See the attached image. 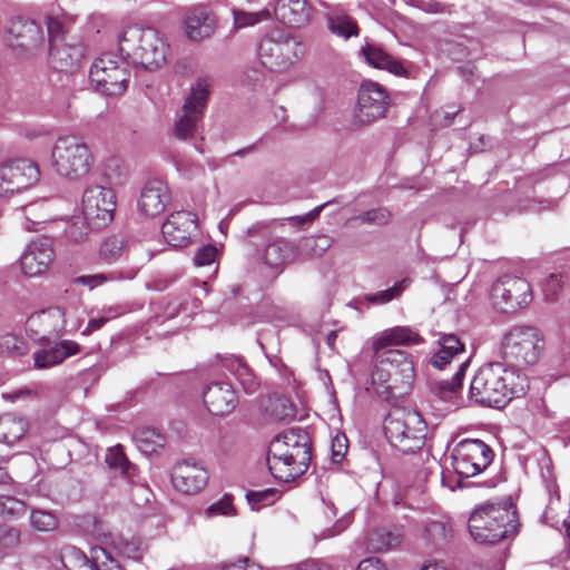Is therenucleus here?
<instances>
[{
  "instance_id": "f3484780",
  "label": "nucleus",
  "mask_w": 570,
  "mask_h": 570,
  "mask_svg": "<svg viewBox=\"0 0 570 570\" xmlns=\"http://www.w3.org/2000/svg\"><path fill=\"white\" fill-rule=\"evenodd\" d=\"M40 176L38 166L27 159H14L0 165V199L28 188Z\"/></svg>"
},
{
  "instance_id": "69168bd1",
  "label": "nucleus",
  "mask_w": 570,
  "mask_h": 570,
  "mask_svg": "<svg viewBox=\"0 0 570 570\" xmlns=\"http://www.w3.org/2000/svg\"><path fill=\"white\" fill-rule=\"evenodd\" d=\"M323 207H324V205H321V206L314 208L313 210H311L309 213H307L304 216H295V217H292L289 219L292 222H295L297 225H302L304 223H311V222H313L320 215V213H321Z\"/></svg>"
},
{
  "instance_id": "7ed1b4c3",
  "label": "nucleus",
  "mask_w": 570,
  "mask_h": 570,
  "mask_svg": "<svg viewBox=\"0 0 570 570\" xmlns=\"http://www.w3.org/2000/svg\"><path fill=\"white\" fill-rule=\"evenodd\" d=\"M118 45L124 56L149 70L165 63L169 48L157 30L138 24L124 28L118 37Z\"/></svg>"
},
{
  "instance_id": "f8f14e48",
  "label": "nucleus",
  "mask_w": 570,
  "mask_h": 570,
  "mask_svg": "<svg viewBox=\"0 0 570 570\" xmlns=\"http://www.w3.org/2000/svg\"><path fill=\"white\" fill-rule=\"evenodd\" d=\"M452 466L461 478L482 473L493 460L491 448L479 439H464L451 452Z\"/></svg>"
},
{
  "instance_id": "1a4fd4ad",
  "label": "nucleus",
  "mask_w": 570,
  "mask_h": 570,
  "mask_svg": "<svg viewBox=\"0 0 570 570\" xmlns=\"http://www.w3.org/2000/svg\"><path fill=\"white\" fill-rule=\"evenodd\" d=\"M541 348L542 338L534 327L515 326L503 335L500 352L513 365H529L538 361Z\"/></svg>"
},
{
  "instance_id": "680f3d73",
  "label": "nucleus",
  "mask_w": 570,
  "mask_h": 570,
  "mask_svg": "<svg viewBox=\"0 0 570 570\" xmlns=\"http://www.w3.org/2000/svg\"><path fill=\"white\" fill-rule=\"evenodd\" d=\"M345 441V438H340V436H336L334 440H333V444H332V460L333 462H340L344 455H345V452H346V444L344 443Z\"/></svg>"
},
{
  "instance_id": "a18cd8bd",
  "label": "nucleus",
  "mask_w": 570,
  "mask_h": 570,
  "mask_svg": "<svg viewBox=\"0 0 570 570\" xmlns=\"http://www.w3.org/2000/svg\"><path fill=\"white\" fill-rule=\"evenodd\" d=\"M27 505L23 501L9 495H0V517L4 520H16L24 515Z\"/></svg>"
},
{
  "instance_id": "79ce46f5",
  "label": "nucleus",
  "mask_w": 570,
  "mask_h": 570,
  "mask_svg": "<svg viewBox=\"0 0 570 570\" xmlns=\"http://www.w3.org/2000/svg\"><path fill=\"white\" fill-rule=\"evenodd\" d=\"M30 524L40 532H50L58 528L59 519L53 511L40 508L30 510Z\"/></svg>"
},
{
  "instance_id": "c03bdc74",
  "label": "nucleus",
  "mask_w": 570,
  "mask_h": 570,
  "mask_svg": "<svg viewBox=\"0 0 570 570\" xmlns=\"http://www.w3.org/2000/svg\"><path fill=\"white\" fill-rule=\"evenodd\" d=\"M135 440L139 449L145 453L155 452L158 448H163L165 439L161 434L153 429H144L135 434Z\"/></svg>"
},
{
  "instance_id": "338daca9",
  "label": "nucleus",
  "mask_w": 570,
  "mask_h": 570,
  "mask_svg": "<svg viewBox=\"0 0 570 570\" xmlns=\"http://www.w3.org/2000/svg\"><path fill=\"white\" fill-rule=\"evenodd\" d=\"M100 551L106 558V561L101 562V569L99 570H121L119 563L116 560H114L105 549H100Z\"/></svg>"
},
{
  "instance_id": "09e8293b",
  "label": "nucleus",
  "mask_w": 570,
  "mask_h": 570,
  "mask_svg": "<svg viewBox=\"0 0 570 570\" xmlns=\"http://www.w3.org/2000/svg\"><path fill=\"white\" fill-rule=\"evenodd\" d=\"M279 492L275 489H264L258 491H248L246 499L252 509L258 510L261 507L273 504L279 499Z\"/></svg>"
},
{
  "instance_id": "58836bf2",
  "label": "nucleus",
  "mask_w": 570,
  "mask_h": 570,
  "mask_svg": "<svg viewBox=\"0 0 570 570\" xmlns=\"http://www.w3.org/2000/svg\"><path fill=\"white\" fill-rule=\"evenodd\" d=\"M138 269L130 268L122 272H111L109 274H95V275H88V276H80L77 278V283L88 286L89 288H95L97 286H100L107 282H115V281H124V279H132L137 275Z\"/></svg>"
},
{
  "instance_id": "39448f33",
  "label": "nucleus",
  "mask_w": 570,
  "mask_h": 570,
  "mask_svg": "<svg viewBox=\"0 0 570 570\" xmlns=\"http://www.w3.org/2000/svg\"><path fill=\"white\" fill-rule=\"evenodd\" d=\"M515 528V511L507 502L482 504L469 519L470 534L479 543H497L514 532Z\"/></svg>"
},
{
  "instance_id": "603ef678",
  "label": "nucleus",
  "mask_w": 570,
  "mask_h": 570,
  "mask_svg": "<svg viewBox=\"0 0 570 570\" xmlns=\"http://www.w3.org/2000/svg\"><path fill=\"white\" fill-rule=\"evenodd\" d=\"M409 285H410V279L404 278V279L400 281L399 283H396L394 286H392L385 291H381L377 294L368 296V301H371L373 303H377V304L389 303L390 301L401 296L403 291Z\"/></svg>"
},
{
  "instance_id": "3c124183",
  "label": "nucleus",
  "mask_w": 570,
  "mask_h": 570,
  "mask_svg": "<svg viewBox=\"0 0 570 570\" xmlns=\"http://www.w3.org/2000/svg\"><path fill=\"white\" fill-rule=\"evenodd\" d=\"M119 313L114 307L104 308L98 316H91L85 330L81 332L82 335L88 336L94 332L100 330L108 321L117 317Z\"/></svg>"
},
{
  "instance_id": "6e6d98bb",
  "label": "nucleus",
  "mask_w": 570,
  "mask_h": 570,
  "mask_svg": "<svg viewBox=\"0 0 570 570\" xmlns=\"http://www.w3.org/2000/svg\"><path fill=\"white\" fill-rule=\"evenodd\" d=\"M217 257V248L210 244L199 247L194 256V264L198 267L210 265Z\"/></svg>"
},
{
  "instance_id": "423d86ee",
  "label": "nucleus",
  "mask_w": 570,
  "mask_h": 570,
  "mask_svg": "<svg viewBox=\"0 0 570 570\" xmlns=\"http://www.w3.org/2000/svg\"><path fill=\"white\" fill-rule=\"evenodd\" d=\"M374 353L376 365L372 373L373 383L385 386L391 392L406 393L415 377L414 364L410 355L393 348Z\"/></svg>"
},
{
  "instance_id": "7c9ffc66",
  "label": "nucleus",
  "mask_w": 570,
  "mask_h": 570,
  "mask_svg": "<svg viewBox=\"0 0 570 570\" xmlns=\"http://www.w3.org/2000/svg\"><path fill=\"white\" fill-rule=\"evenodd\" d=\"M49 53L52 67L65 72L73 70L82 56L79 47L59 43V41L50 43Z\"/></svg>"
},
{
  "instance_id": "5701e85b",
  "label": "nucleus",
  "mask_w": 570,
  "mask_h": 570,
  "mask_svg": "<svg viewBox=\"0 0 570 570\" xmlns=\"http://www.w3.org/2000/svg\"><path fill=\"white\" fill-rule=\"evenodd\" d=\"M215 28V16L204 6L193 7L185 14L184 32L191 41H199L210 37Z\"/></svg>"
},
{
  "instance_id": "49530a36",
  "label": "nucleus",
  "mask_w": 570,
  "mask_h": 570,
  "mask_svg": "<svg viewBox=\"0 0 570 570\" xmlns=\"http://www.w3.org/2000/svg\"><path fill=\"white\" fill-rule=\"evenodd\" d=\"M87 556L75 546H66L61 550V562L67 570L87 568Z\"/></svg>"
},
{
  "instance_id": "473e14b6",
  "label": "nucleus",
  "mask_w": 570,
  "mask_h": 570,
  "mask_svg": "<svg viewBox=\"0 0 570 570\" xmlns=\"http://www.w3.org/2000/svg\"><path fill=\"white\" fill-rule=\"evenodd\" d=\"M468 367V361L462 362L458 372L451 380L436 383V394L440 399L451 403L454 406L460 404V392L462 390V380Z\"/></svg>"
},
{
  "instance_id": "0eeeda50",
  "label": "nucleus",
  "mask_w": 570,
  "mask_h": 570,
  "mask_svg": "<svg viewBox=\"0 0 570 570\" xmlns=\"http://www.w3.org/2000/svg\"><path fill=\"white\" fill-rule=\"evenodd\" d=\"M384 434L397 451L413 453L424 444L426 424L415 411L395 410L384 421Z\"/></svg>"
},
{
  "instance_id": "4c0bfd02",
  "label": "nucleus",
  "mask_w": 570,
  "mask_h": 570,
  "mask_svg": "<svg viewBox=\"0 0 570 570\" xmlns=\"http://www.w3.org/2000/svg\"><path fill=\"white\" fill-rule=\"evenodd\" d=\"M224 366L232 372L245 392L253 393L256 391L257 383L255 376L240 357L233 356L227 358Z\"/></svg>"
},
{
  "instance_id": "c756f323",
  "label": "nucleus",
  "mask_w": 570,
  "mask_h": 570,
  "mask_svg": "<svg viewBox=\"0 0 570 570\" xmlns=\"http://www.w3.org/2000/svg\"><path fill=\"white\" fill-rule=\"evenodd\" d=\"M421 336L409 327L396 326L382 332L373 342V351L389 350L393 345L419 344Z\"/></svg>"
},
{
  "instance_id": "ddd939ff",
  "label": "nucleus",
  "mask_w": 570,
  "mask_h": 570,
  "mask_svg": "<svg viewBox=\"0 0 570 570\" xmlns=\"http://www.w3.org/2000/svg\"><path fill=\"white\" fill-rule=\"evenodd\" d=\"M89 77L95 88L108 96L125 92L129 80L126 63L114 53L99 57L91 66Z\"/></svg>"
},
{
  "instance_id": "20e7f679",
  "label": "nucleus",
  "mask_w": 570,
  "mask_h": 570,
  "mask_svg": "<svg viewBox=\"0 0 570 570\" xmlns=\"http://www.w3.org/2000/svg\"><path fill=\"white\" fill-rule=\"evenodd\" d=\"M55 173L70 181L85 179L95 165L91 146L81 137L65 135L57 138L50 155Z\"/></svg>"
},
{
  "instance_id": "37998d69",
  "label": "nucleus",
  "mask_w": 570,
  "mask_h": 570,
  "mask_svg": "<svg viewBox=\"0 0 570 570\" xmlns=\"http://www.w3.org/2000/svg\"><path fill=\"white\" fill-rule=\"evenodd\" d=\"M126 250V242L116 235L107 237L99 247V257L106 263L119 259Z\"/></svg>"
},
{
  "instance_id": "6e6552de",
  "label": "nucleus",
  "mask_w": 570,
  "mask_h": 570,
  "mask_svg": "<svg viewBox=\"0 0 570 570\" xmlns=\"http://www.w3.org/2000/svg\"><path fill=\"white\" fill-rule=\"evenodd\" d=\"M303 56L302 43L292 35L273 31L259 43L262 63L272 71H284Z\"/></svg>"
},
{
  "instance_id": "a19ab883",
  "label": "nucleus",
  "mask_w": 570,
  "mask_h": 570,
  "mask_svg": "<svg viewBox=\"0 0 570 570\" xmlns=\"http://www.w3.org/2000/svg\"><path fill=\"white\" fill-rule=\"evenodd\" d=\"M424 537L434 546H443L452 537L451 527L440 520H429L424 524Z\"/></svg>"
},
{
  "instance_id": "bf43d9fd",
  "label": "nucleus",
  "mask_w": 570,
  "mask_h": 570,
  "mask_svg": "<svg viewBox=\"0 0 570 570\" xmlns=\"http://www.w3.org/2000/svg\"><path fill=\"white\" fill-rule=\"evenodd\" d=\"M286 570H333L331 566L318 559H307L295 566L288 567Z\"/></svg>"
},
{
  "instance_id": "a211bd4d",
  "label": "nucleus",
  "mask_w": 570,
  "mask_h": 570,
  "mask_svg": "<svg viewBox=\"0 0 570 570\" xmlns=\"http://www.w3.org/2000/svg\"><path fill=\"white\" fill-rule=\"evenodd\" d=\"M69 313L70 311L66 307L52 306L32 314L27 325L30 331L41 333L42 337L52 333L76 332L80 328L81 321L71 317Z\"/></svg>"
},
{
  "instance_id": "bb28decb",
  "label": "nucleus",
  "mask_w": 570,
  "mask_h": 570,
  "mask_svg": "<svg viewBox=\"0 0 570 570\" xmlns=\"http://www.w3.org/2000/svg\"><path fill=\"white\" fill-rule=\"evenodd\" d=\"M275 13L283 23L298 28L308 22L311 8L306 0H279L275 7Z\"/></svg>"
},
{
  "instance_id": "13d9d810",
  "label": "nucleus",
  "mask_w": 570,
  "mask_h": 570,
  "mask_svg": "<svg viewBox=\"0 0 570 570\" xmlns=\"http://www.w3.org/2000/svg\"><path fill=\"white\" fill-rule=\"evenodd\" d=\"M46 24H47L49 45L59 41V37L63 32L62 21L59 18L50 14L46 18Z\"/></svg>"
},
{
  "instance_id": "2eb2a0df",
  "label": "nucleus",
  "mask_w": 570,
  "mask_h": 570,
  "mask_svg": "<svg viewBox=\"0 0 570 570\" xmlns=\"http://www.w3.org/2000/svg\"><path fill=\"white\" fill-rule=\"evenodd\" d=\"M389 96L383 86L374 81H364L357 94L353 120L357 126H366L385 116Z\"/></svg>"
},
{
  "instance_id": "0e129e2a",
  "label": "nucleus",
  "mask_w": 570,
  "mask_h": 570,
  "mask_svg": "<svg viewBox=\"0 0 570 570\" xmlns=\"http://www.w3.org/2000/svg\"><path fill=\"white\" fill-rule=\"evenodd\" d=\"M224 570H262V567L254 561H250L248 558H245L226 566Z\"/></svg>"
},
{
  "instance_id": "cd10ccee",
  "label": "nucleus",
  "mask_w": 570,
  "mask_h": 570,
  "mask_svg": "<svg viewBox=\"0 0 570 570\" xmlns=\"http://www.w3.org/2000/svg\"><path fill=\"white\" fill-rule=\"evenodd\" d=\"M361 55L374 68L387 70L395 76H403L405 73V68L402 63L375 43L366 42L361 48Z\"/></svg>"
},
{
  "instance_id": "a878e982",
  "label": "nucleus",
  "mask_w": 570,
  "mask_h": 570,
  "mask_svg": "<svg viewBox=\"0 0 570 570\" xmlns=\"http://www.w3.org/2000/svg\"><path fill=\"white\" fill-rule=\"evenodd\" d=\"M80 352V345L70 340L60 341L52 346L35 353V365L38 368H48L62 363L66 358Z\"/></svg>"
},
{
  "instance_id": "9d476101",
  "label": "nucleus",
  "mask_w": 570,
  "mask_h": 570,
  "mask_svg": "<svg viewBox=\"0 0 570 570\" xmlns=\"http://www.w3.org/2000/svg\"><path fill=\"white\" fill-rule=\"evenodd\" d=\"M3 41L16 57L30 59L43 50L46 38L39 23L18 17L6 27Z\"/></svg>"
},
{
  "instance_id": "412c9836",
  "label": "nucleus",
  "mask_w": 570,
  "mask_h": 570,
  "mask_svg": "<svg viewBox=\"0 0 570 570\" xmlns=\"http://www.w3.org/2000/svg\"><path fill=\"white\" fill-rule=\"evenodd\" d=\"M171 481L179 492L196 494L207 484L208 472L199 462L184 460L174 466Z\"/></svg>"
},
{
  "instance_id": "052dcab7",
  "label": "nucleus",
  "mask_w": 570,
  "mask_h": 570,
  "mask_svg": "<svg viewBox=\"0 0 570 570\" xmlns=\"http://www.w3.org/2000/svg\"><path fill=\"white\" fill-rule=\"evenodd\" d=\"M20 539V532L11 527L0 528V543L4 547H13L18 544Z\"/></svg>"
},
{
  "instance_id": "864d4df0",
  "label": "nucleus",
  "mask_w": 570,
  "mask_h": 570,
  "mask_svg": "<svg viewBox=\"0 0 570 570\" xmlns=\"http://www.w3.org/2000/svg\"><path fill=\"white\" fill-rule=\"evenodd\" d=\"M271 416L275 421H288L295 417V410L287 399H276L271 403Z\"/></svg>"
},
{
  "instance_id": "2f4dec72",
  "label": "nucleus",
  "mask_w": 570,
  "mask_h": 570,
  "mask_svg": "<svg viewBox=\"0 0 570 570\" xmlns=\"http://www.w3.org/2000/svg\"><path fill=\"white\" fill-rule=\"evenodd\" d=\"M325 18L327 28L333 35L346 40L358 36L356 21L340 8H331Z\"/></svg>"
},
{
  "instance_id": "f257e3e1",
  "label": "nucleus",
  "mask_w": 570,
  "mask_h": 570,
  "mask_svg": "<svg viewBox=\"0 0 570 570\" xmlns=\"http://www.w3.org/2000/svg\"><path fill=\"white\" fill-rule=\"evenodd\" d=\"M525 379L513 367L494 362L481 366L470 384V399L490 407H501L527 391Z\"/></svg>"
},
{
  "instance_id": "774afa93",
  "label": "nucleus",
  "mask_w": 570,
  "mask_h": 570,
  "mask_svg": "<svg viewBox=\"0 0 570 570\" xmlns=\"http://www.w3.org/2000/svg\"><path fill=\"white\" fill-rule=\"evenodd\" d=\"M420 570H450V569H448V567L444 564L443 561L433 560V561L425 562L420 568Z\"/></svg>"
},
{
  "instance_id": "aec40b11",
  "label": "nucleus",
  "mask_w": 570,
  "mask_h": 570,
  "mask_svg": "<svg viewBox=\"0 0 570 570\" xmlns=\"http://www.w3.org/2000/svg\"><path fill=\"white\" fill-rule=\"evenodd\" d=\"M55 258L53 243L49 237L33 238L20 257V268L23 275L35 277L43 274Z\"/></svg>"
},
{
  "instance_id": "4be33fe9",
  "label": "nucleus",
  "mask_w": 570,
  "mask_h": 570,
  "mask_svg": "<svg viewBox=\"0 0 570 570\" xmlns=\"http://www.w3.org/2000/svg\"><path fill=\"white\" fill-rule=\"evenodd\" d=\"M170 202V191L165 181L150 179L146 181L138 198V209L146 216L160 215Z\"/></svg>"
},
{
  "instance_id": "c85d7f7f",
  "label": "nucleus",
  "mask_w": 570,
  "mask_h": 570,
  "mask_svg": "<svg viewBox=\"0 0 570 570\" xmlns=\"http://www.w3.org/2000/svg\"><path fill=\"white\" fill-rule=\"evenodd\" d=\"M296 254L297 248L292 242L285 238H276L265 247L262 261L271 268H278L294 259Z\"/></svg>"
},
{
  "instance_id": "f03ea898",
  "label": "nucleus",
  "mask_w": 570,
  "mask_h": 570,
  "mask_svg": "<svg viewBox=\"0 0 570 570\" xmlns=\"http://www.w3.org/2000/svg\"><path fill=\"white\" fill-rule=\"evenodd\" d=\"M311 461V442L302 429H291L269 444L267 465L273 476L289 482L305 473Z\"/></svg>"
},
{
  "instance_id": "72a5a7b5",
  "label": "nucleus",
  "mask_w": 570,
  "mask_h": 570,
  "mask_svg": "<svg viewBox=\"0 0 570 570\" xmlns=\"http://www.w3.org/2000/svg\"><path fill=\"white\" fill-rule=\"evenodd\" d=\"M440 350L431 360V363L436 368H444L454 356L464 351V344L453 334L443 335L440 338Z\"/></svg>"
},
{
  "instance_id": "e2e57ef3",
  "label": "nucleus",
  "mask_w": 570,
  "mask_h": 570,
  "mask_svg": "<svg viewBox=\"0 0 570 570\" xmlns=\"http://www.w3.org/2000/svg\"><path fill=\"white\" fill-rule=\"evenodd\" d=\"M356 570H387L385 564L375 557L366 558L362 560Z\"/></svg>"
},
{
  "instance_id": "c9c22d12",
  "label": "nucleus",
  "mask_w": 570,
  "mask_h": 570,
  "mask_svg": "<svg viewBox=\"0 0 570 570\" xmlns=\"http://www.w3.org/2000/svg\"><path fill=\"white\" fill-rule=\"evenodd\" d=\"M232 14L234 20V28L244 29L254 27L264 21H268L272 18V10L267 7L258 10L233 8Z\"/></svg>"
},
{
  "instance_id": "de8ad7c7",
  "label": "nucleus",
  "mask_w": 570,
  "mask_h": 570,
  "mask_svg": "<svg viewBox=\"0 0 570 570\" xmlns=\"http://www.w3.org/2000/svg\"><path fill=\"white\" fill-rule=\"evenodd\" d=\"M203 515L206 519H213L219 515L224 517H230L235 515V508L233 505V498L229 494H225L223 498H220L218 501L212 503L208 505L204 512Z\"/></svg>"
},
{
  "instance_id": "f704fd0d",
  "label": "nucleus",
  "mask_w": 570,
  "mask_h": 570,
  "mask_svg": "<svg viewBox=\"0 0 570 570\" xmlns=\"http://www.w3.org/2000/svg\"><path fill=\"white\" fill-rule=\"evenodd\" d=\"M27 429L28 423L23 417L3 414L0 416V442L12 444L26 434Z\"/></svg>"
},
{
  "instance_id": "393cba45",
  "label": "nucleus",
  "mask_w": 570,
  "mask_h": 570,
  "mask_svg": "<svg viewBox=\"0 0 570 570\" xmlns=\"http://www.w3.org/2000/svg\"><path fill=\"white\" fill-rule=\"evenodd\" d=\"M403 537L402 525L379 527L366 534V548L373 552H386L400 547Z\"/></svg>"
},
{
  "instance_id": "8fccbe9b",
  "label": "nucleus",
  "mask_w": 570,
  "mask_h": 570,
  "mask_svg": "<svg viewBox=\"0 0 570 570\" xmlns=\"http://www.w3.org/2000/svg\"><path fill=\"white\" fill-rule=\"evenodd\" d=\"M391 213L384 207L372 208L358 214L355 219L361 224L382 226L389 223Z\"/></svg>"
},
{
  "instance_id": "9b49d317",
  "label": "nucleus",
  "mask_w": 570,
  "mask_h": 570,
  "mask_svg": "<svg viewBox=\"0 0 570 570\" xmlns=\"http://www.w3.org/2000/svg\"><path fill=\"white\" fill-rule=\"evenodd\" d=\"M210 85L208 78H198L191 86L190 95L185 99L174 126L175 136L179 140H189L195 136L206 108Z\"/></svg>"
},
{
  "instance_id": "6ab92c4d",
  "label": "nucleus",
  "mask_w": 570,
  "mask_h": 570,
  "mask_svg": "<svg viewBox=\"0 0 570 570\" xmlns=\"http://www.w3.org/2000/svg\"><path fill=\"white\" fill-rule=\"evenodd\" d=\"M161 232L166 242L174 247H186L200 236L196 215L187 210L171 213L163 224Z\"/></svg>"
},
{
  "instance_id": "5fc2aeb1",
  "label": "nucleus",
  "mask_w": 570,
  "mask_h": 570,
  "mask_svg": "<svg viewBox=\"0 0 570 570\" xmlns=\"http://www.w3.org/2000/svg\"><path fill=\"white\" fill-rule=\"evenodd\" d=\"M333 245L332 237L327 235H317L303 239V247L308 249L313 255L320 256Z\"/></svg>"
},
{
  "instance_id": "e433bc0d",
  "label": "nucleus",
  "mask_w": 570,
  "mask_h": 570,
  "mask_svg": "<svg viewBox=\"0 0 570 570\" xmlns=\"http://www.w3.org/2000/svg\"><path fill=\"white\" fill-rule=\"evenodd\" d=\"M24 218L30 225H26L28 230L38 229V227L55 217L46 200H37L22 207Z\"/></svg>"
},
{
  "instance_id": "ea45409f",
  "label": "nucleus",
  "mask_w": 570,
  "mask_h": 570,
  "mask_svg": "<svg viewBox=\"0 0 570 570\" xmlns=\"http://www.w3.org/2000/svg\"><path fill=\"white\" fill-rule=\"evenodd\" d=\"M105 461L109 468L119 470L127 479L134 478L136 468L127 460L120 445L109 448Z\"/></svg>"
},
{
  "instance_id": "b1692460",
  "label": "nucleus",
  "mask_w": 570,
  "mask_h": 570,
  "mask_svg": "<svg viewBox=\"0 0 570 570\" xmlns=\"http://www.w3.org/2000/svg\"><path fill=\"white\" fill-rule=\"evenodd\" d=\"M204 404L214 415H225L237 404L235 390L228 383H214L203 393Z\"/></svg>"
},
{
  "instance_id": "4d7b16f0",
  "label": "nucleus",
  "mask_w": 570,
  "mask_h": 570,
  "mask_svg": "<svg viewBox=\"0 0 570 570\" xmlns=\"http://www.w3.org/2000/svg\"><path fill=\"white\" fill-rule=\"evenodd\" d=\"M0 348L10 354H23L24 343L16 335L7 334L0 338Z\"/></svg>"
},
{
  "instance_id": "4468645a",
  "label": "nucleus",
  "mask_w": 570,
  "mask_h": 570,
  "mask_svg": "<svg viewBox=\"0 0 570 570\" xmlns=\"http://www.w3.org/2000/svg\"><path fill=\"white\" fill-rule=\"evenodd\" d=\"M116 195L101 185L89 186L82 195V214L91 228L106 227L114 219Z\"/></svg>"
},
{
  "instance_id": "dca6fc26",
  "label": "nucleus",
  "mask_w": 570,
  "mask_h": 570,
  "mask_svg": "<svg viewBox=\"0 0 570 570\" xmlns=\"http://www.w3.org/2000/svg\"><path fill=\"white\" fill-rule=\"evenodd\" d=\"M490 296L498 311L509 313L530 303L531 286L522 277L505 275L493 283Z\"/></svg>"
}]
</instances>
